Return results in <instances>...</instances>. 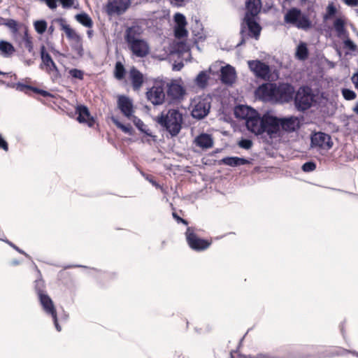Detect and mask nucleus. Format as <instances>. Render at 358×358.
<instances>
[{"mask_svg": "<svg viewBox=\"0 0 358 358\" xmlns=\"http://www.w3.org/2000/svg\"><path fill=\"white\" fill-rule=\"evenodd\" d=\"M262 96L281 103L289 102L293 98L294 89L289 83H265L259 87Z\"/></svg>", "mask_w": 358, "mask_h": 358, "instance_id": "f257e3e1", "label": "nucleus"}, {"mask_svg": "<svg viewBox=\"0 0 358 358\" xmlns=\"http://www.w3.org/2000/svg\"><path fill=\"white\" fill-rule=\"evenodd\" d=\"M155 121L169 132L171 137H175L182 129L183 117L178 109L171 108L168 110L166 113H162L155 118Z\"/></svg>", "mask_w": 358, "mask_h": 358, "instance_id": "f03ea898", "label": "nucleus"}, {"mask_svg": "<svg viewBox=\"0 0 358 358\" xmlns=\"http://www.w3.org/2000/svg\"><path fill=\"white\" fill-rule=\"evenodd\" d=\"M284 22L304 31L310 29L313 26L308 16L296 7L287 10L284 15Z\"/></svg>", "mask_w": 358, "mask_h": 358, "instance_id": "7ed1b4c3", "label": "nucleus"}, {"mask_svg": "<svg viewBox=\"0 0 358 358\" xmlns=\"http://www.w3.org/2000/svg\"><path fill=\"white\" fill-rule=\"evenodd\" d=\"M294 106L297 110L304 112L315 101V96L308 86L300 87L294 96Z\"/></svg>", "mask_w": 358, "mask_h": 358, "instance_id": "20e7f679", "label": "nucleus"}, {"mask_svg": "<svg viewBox=\"0 0 358 358\" xmlns=\"http://www.w3.org/2000/svg\"><path fill=\"white\" fill-rule=\"evenodd\" d=\"M185 238L189 248L194 251H203L211 245L210 241L199 238L196 234L195 228L192 227L187 228Z\"/></svg>", "mask_w": 358, "mask_h": 358, "instance_id": "39448f33", "label": "nucleus"}, {"mask_svg": "<svg viewBox=\"0 0 358 358\" xmlns=\"http://www.w3.org/2000/svg\"><path fill=\"white\" fill-rule=\"evenodd\" d=\"M279 120V117L271 115L269 112L265 113L262 119V134L266 133L270 138L275 137L280 130Z\"/></svg>", "mask_w": 358, "mask_h": 358, "instance_id": "423d86ee", "label": "nucleus"}, {"mask_svg": "<svg viewBox=\"0 0 358 358\" xmlns=\"http://www.w3.org/2000/svg\"><path fill=\"white\" fill-rule=\"evenodd\" d=\"M52 23H56L59 25L60 29L65 32L69 39L73 40L78 43L76 45V50L79 55H82L83 49L81 44V37L66 23V20L62 17L56 18L52 20Z\"/></svg>", "mask_w": 358, "mask_h": 358, "instance_id": "0eeeda50", "label": "nucleus"}, {"mask_svg": "<svg viewBox=\"0 0 358 358\" xmlns=\"http://www.w3.org/2000/svg\"><path fill=\"white\" fill-rule=\"evenodd\" d=\"M345 22L342 18H336L334 22V28L336 35L340 38H343L344 46L352 51L357 49L356 44L349 38V34L345 27Z\"/></svg>", "mask_w": 358, "mask_h": 358, "instance_id": "6e6552de", "label": "nucleus"}, {"mask_svg": "<svg viewBox=\"0 0 358 358\" xmlns=\"http://www.w3.org/2000/svg\"><path fill=\"white\" fill-rule=\"evenodd\" d=\"M6 27L9 29L13 40L21 45L22 38L28 33V27L24 23L11 18H8Z\"/></svg>", "mask_w": 358, "mask_h": 358, "instance_id": "1a4fd4ad", "label": "nucleus"}, {"mask_svg": "<svg viewBox=\"0 0 358 358\" xmlns=\"http://www.w3.org/2000/svg\"><path fill=\"white\" fill-rule=\"evenodd\" d=\"M38 297L40 303L43 308V310L45 311L46 314L51 315V317H52L54 324L57 331H61L62 328L58 323L57 311L51 298L48 295L47 293L40 294V296H38Z\"/></svg>", "mask_w": 358, "mask_h": 358, "instance_id": "9d476101", "label": "nucleus"}, {"mask_svg": "<svg viewBox=\"0 0 358 358\" xmlns=\"http://www.w3.org/2000/svg\"><path fill=\"white\" fill-rule=\"evenodd\" d=\"M250 70L254 75L262 80H268L271 75L270 66L260 60H250L248 62Z\"/></svg>", "mask_w": 358, "mask_h": 358, "instance_id": "9b49d317", "label": "nucleus"}, {"mask_svg": "<svg viewBox=\"0 0 358 358\" xmlns=\"http://www.w3.org/2000/svg\"><path fill=\"white\" fill-rule=\"evenodd\" d=\"M146 97L155 106L162 104L165 99L164 85L157 83L153 85L146 92Z\"/></svg>", "mask_w": 358, "mask_h": 358, "instance_id": "f8f14e48", "label": "nucleus"}, {"mask_svg": "<svg viewBox=\"0 0 358 358\" xmlns=\"http://www.w3.org/2000/svg\"><path fill=\"white\" fill-rule=\"evenodd\" d=\"M130 4L131 0H109L106 5V11L108 15H122Z\"/></svg>", "mask_w": 358, "mask_h": 358, "instance_id": "ddd939ff", "label": "nucleus"}, {"mask_svg": "<svg viewBox=\"0 0 358 358\" xmlns=\"http://www.w3.org/2000/svg\"><path fill=\"white\" fill-rule=\"evenodd\" d=\"M312 147H318L324 150H329L333 146L331 136L324 132H317L311 136Z\"/></svg>", "mask_w": 358, "mask_h": 358, "instance_id": "4468645a", "label": "nucleus"}, {"mask_svg": "<svg viewBox=\"0 0 358 358\" xmlns=\"http://www.w3.org/2000/svg\"><path fill=\"white\" fill-rule=\"evenodd\" d=\"M316 355V350L312 354H304L299 352H288L283 356H278L271 353H258L256 355L245 356V358H313Z\"/></svg>", "mask_w": 358, "mask_h": 358, "instance_id": "2eb2a0df", "label": "nucleus"}, {"mask_svg": "<svg viewBox=\"0 0 358 358\" xmlns=\"http://www.w3.org/2000/svg\"><path fill=\"white\" fill-rule=\"evenodd\" d=\"M132 54L137 57H145L149 54L150 47L148 43L143 38L127 44Z\"/></svg>", "mask_w": 358, "mask_h": 358, "instance_id": "dca6fc26", "label": "nucleus"}, {"mask_svg": "<svg viewBox=\"0 0 358 358\" xmlns=\"http://www.w3.org/2000/svg\"><path fill=\"white\" fill-rule=\"evenodd\" d=\"M279 120L280 128L286 132H294L301 127L300 119L298 117H279Z\"/></svg>", "mask_w": 358, "mask_h": 358, "instance_id": "f3484780", "label": "nucleus"}, {"mask_svg": "<svg viewBox=\"0 0 358 358\" xmlns=\"http://www.w3.org/2000/svg\"><path fill=\"white\" fill-rule=\"evenodd\" d=\"M262 116L256 110L245 120L247 129L256 134H262Z\"/></svg>", "mask_w": 358, "mask_h": 358, "instance_id": "a211bd4d", "label": "nucleus"}, {"mask_svg": "<svg viewBox=\"0 0 358 358\" xmlns=\"http://www.w3.org/2000/svg\"><path fill=\"white\" fill-rule=\"evenodd\" d=\"M117 106L121 113L128 119L131 118L134 113L132 101L124 95H120L117 98Z\"/></svg>", "mask_w": 358, "mask_h": 358, "instance_id": "6ab92c4d", "label": "nucleus"}, {"mask_svg": "<svg viewBox=\"0 0 358 358\" xmlns=\"http://www.w3.org/2000/svg\"><path fill=\"white\" fill-rule=\"evenodd\" d=\"M142 27L138 24H134L128 27L124 31V38L127 44L134 42L135 41L141 39L143 34Z\"/></svg>", "mask_w": 358, "mask_h": 358, "instance_id": "aec40b11", "label": "nucleus"}, {"mask_svg": "<svg viewBox=\"0 0 358 358\" xmlns=\"http://www.w3.org/2000/svg\"><path fill=\"white\" fill-rule=\"evenodd\" d=\"M76 113L78 114L77 120L80 123H87L89 127H92L94 123V119L91 116L88 108L84 105H78L76 107Z\"/></svg>", "mask_w": 358, "mask_h": 358, "instance_id": "412c9836", "label": "nucleus"}, {"mask_svg": "<svg viewBox=\"0 0 358 358\" xmlns=\"http://www.w3.org/2000/svg\"><path fill=\"white\" fill-rule=\"evenodd\" d=\"M210 108V104L206 101H199L196 103L192 112L193 117L201 120L208 115Z\"/></svg>", "mask_w": 358, "mask_h": 358, "instance_id": "4be33fe9", "label": "nucleus"}, {"mask_svg": "<svg viewBox=\"0 0 358 358\" xmlns=\"http://www.w3.org/2000/svg\"><path fill=\"white\" fill-rule=\"evenodd\" d=\"M167 96L172 100H179L182 99L185 93L184 87L176 83L172 82L167 85Z\"/></svg>", "mask_w": 358, "mask_h": 358, "instance_id": "5701e85b", "label": "nucleus"}, {"mask_svg": "<svg viewBox=\"0 0 358 358\" xmlns=\"http://www.w3.org/2000/svg\"><path fill=\"white\" fill-rule=\"evenodd\" d=\"M255 17H244V22L248 27L251 37L257 39L260 35L262 27L255 20Z\"/></svg>", "mask_w": 358, "mask_h": 358, "instance_id": "b1692460", "label": "nucleus"}, {"mask_svg": "<svg viewBox=\"0 0 358 358\" xmlns=\"http://www.w3.org/2000/svg\"><path fill=\"white\" fill-rule=\"evenodd\" d=\"M16 90L19 92H24L25 94L30 95L29 92H33L34 93L41 94L43 97H52V94H50L49 92L38 89L35 87H32L31 85L22 83L20 82L16 83Z\"/></svg>", "mask_w": 358, "mask_h": 358, "instance_id": "393cba45", "label": "nucleus"}, {"mask_svg": "<svg viewBox=\"0 0 358 358\" xmlns=\"http://www.w3.org/2000/svg\"><path fill=\"white\" fill-rule=\"evenodd\" d=\"M195 145L203 150L211 148L213 146L214 141L211 135L206 133H201L197 136L194 141Z\"/></svg>", "mask_w": 358, "mask_h": 358, "instance_id": "a878e982", "label": "nucleus"}, {"mask_svg": "<svg viewBox=\"0 0 358 358\" xmlns=\"http://www.w3.org/2000/svg\"><path fill=\"white\" fill-rule=\"evenodd\" d=\"M246 12L245 16L255 17L261 10V0H246L245 1Z\"/></svg>", "mask_w": 358, "mask_h": 358, "instance_id": "bb28decb", "label": "nucleus"}, {"mask_svg": "<svg viewBox=\"0 0 358 358\" xmlns=\"http://www.w3.org/2000/svg\"><path fill=\"white\" fill-rule=\"evenodd\" d=\"M221 81L224 84H232L236 78V72L234 67L227 65L222 67L220 74Z\"/></svg>", "mask_w": 358, "mask_h": 358, "instance_id": "cd10ccee", "label": "nucleus"}, {"mask_svg": "<svg viewBox=\"0 0 358 358\" xmlns=\"http://www.w3.org/2000/svg\"><path fill=\"white\" fill-rule=\"evenodd\" d=\"M256 110L251 107L244 105H238L234 108V115L236 117L246 120Z\"/></svg>", "mask_w": 358, "mask_h": 358, "instance_id": "c85d7f7f", "label": "nucleus"}, {"mask_svg": "<svg viewBox=\"0 0 358 358\" xmlns=\"http://www.w3.org/2000/svg\"><path fill=\"white\" fill-rule=\"evenodd\" d=\"M129 76L134 89L138 90L143 83V74L137 69L132 67L129 71Z\"/></svg>", "mask_w": 358, "mask_h": 358, "instance_id": "c756f323", "label": "nucleus"}, {"mask_svg": "<svg viewBox=\"0 0 358 358\" xmlns=\"http://www.w3.org/2000/svg\"><path fill=\"white\" fill-rule=\"evenodd\" d=\"M221 162L222 164L231 167H236L241 165L250 164V161L248 159L238 157H226L222 159Z\"/></svg>", "mask_w": 358, "mask_h": 358, "instance_id": "7c9ffc66", "label": "nucleus"}, {"mask_svg": "<svg viewBox=\"0 0 358 358\" xmlns=\"http://www.w3.org/2000/svg\"><path fill=\"white\" fill-rule=\"evenodd\" d=\"M210 69H209L208 71H201L196 76V77L194 79V83L198 87H199L200 89H205L207 87L208 80L210 79Z\"/></svg>", "mask_w": 358, "mask_h": 358, "instance_id": "2f4dec72", "label": "nucleus"}, {"mask_svg": "<svg viewBox=\"0 0 358 358\" xmlns=\"http://www.w3.org/2000/svg\"><path fill=\"white\" fill-rule=\"evenodd\" d=\"M0 52L5 57L11 56L15 52L14 46L8 41L1 40L0 41Z\"/></svg>", "mask_w": 358, "mask_h": 358, "instance_id": "473e14b6", "label": "nucleus"}, {"mask_svg": "<svg viewBox=\"0 0 358 358\" xmlns=\"http://www.w3.org/2000/svg\"><path fill=\"white\" fill-rule=\"evenodd\" d=\"M35 267L38 273V278L34 281V289H35V291L38 296H40V294H43L46 293V292L45 290V282L41 278V271L38 270L37 266H35Z\"/></svg>", "mask_w": 358, "mask_h": 358, "instance_id": "72a5a7b5", "label": "nucleus"}, {"mask_svg": "<svg viewBox=\"0 0 358 358\" xmlns=\"http://www.w3.org/2000/svg\"><path fill=\"white\" fill-rule=\"evenodd\" d=\"M76 20L85 27L91 28L93 25L92 18L85 13H81L76 15Z\"/></svg>", "mask_w": 358, "mask_h": 358, "instance_id": "f704fd0d", "label": "nucleus"}, {"mask_svg": "<svg viewBox=\"0 0 358 358\" xmlns=\"http://www.w3.org/2000/svg\"><path fill=\"white\" fill-rule=\"evenodd\" d=\"M125 74L126 69L123 64L121 62L117 61L115 65L114 77L118 80H122L124 78Z\"/></svg>", "mask_w": 358, "mask_h": 358, "instance_id": "c9c22d12", "label": "nucleus"}, {"mask_svg": "<svg viewBox=\"0 0 358 358\" xmlns=\"http://www.w3.org/2000/svg\"><path fill=\"white\" fill-rule=\"evenodd\" d=\"M111 120L113 121V122L115 124V125L120 129L124 133L127 134H129L130 136L133 135L134 134V130H133V128L132 127L128 124L127 125L121 123L116 117H111Z\"/></svg>", "mask_w": 358, "mask_h": 358, "instance_id": "e433bc0d", "label": "nucleus"}, {"mask_svg": "<svg viewBox=\"0 0 358 358\" xmlns=\"http://www.w3.org/2000/svg\"><path fill=\"white\" fill-rule=\"evenodd\" d=\"M296 56L300 60H305L308 56V50L303 43H300L296 51Z\"/></svg>", "mask_w": 358, "mask_h": 358, "instance_id": "4c0bfd02", "label": "nucleus"}, {"mask_svg": "<svg viewBox=\"0 0 358 358\" xmlns=\"http://www.w3.org/2000/svg\"><path fill=\"white\" fill-rule=\"evenodd\" d=\"M41 57L43 62V64L47 66H50L51 63H52L53 60L50 56V55L46 51L45 47L42 45L41 48Z\"/></svg>", "mask_w": 358, "mask_h": 358, "instance_id": "58836bf2", "label": "nucleus"}, {"mask_svg": "<svg viewBox=\"0 0 358 358\" xmlns=\"http://www.w3.org/2000/svg\"><path fill=\"white\" fill-rule=\"evenodd\" d=\"M36 31L39 34H43L47 29V22L44 20H36L34 23Z\"/></svg>", "mask_w": 358, "mask_h": 358, "instance_id": "ea45409f", "label": "nucleus"}, {"mask_svg": "<svg viewBox=\"0 0 358 358\" xmlns=\"http://www.w3.org/2000/svg\"><path fill=\"white\" fill-rule=\"evenodd\" d=\"M174 36L177 38H182L187 36V31L185 26H175Z\"/></svg>", "mask_w": 358, "mask_h": 358, "instance_id": "a19ab883", "label": "nucleus"}, {"mask_svg": "<svg viewBox=\"0 0 358 358\" xmlns=\"http://www.w3.org/2000/svg\"><path fill=\"white\" fill-rule=\"evenodd\" d=\"M22 43H24L25 48L27 49L29 52L33 51L31 38L29 36L28 33L22 38Z\"/></svg>", "mask_w": 358, "mask_h": 358, "instance_id": "79ce46f5", "label": "nucleus"}, {"mask_svg": "<svg viewBox=\"0 0 358 358\" xmlns=\"http://www.w3.org/2000/svg\"><path fill=\"white\" fill-rule=\"evenodd\" d=\"M336 12H337V10H336V8L335 7V6L332 3H329L328 5V6L327 7V13L324 16V19L328 20V19L332 17L333 16H334L336 15Z\"/></svg>", "mask_w": 358, "mask_h": 358, "instance_id": "37998d69", "label": "nucleus"}, {"mask_svg": "<svg viewBox=\"0 0 358 358\" xmlns=\"http://www.w3.org/2000/svg\"><path fill=\"white\" fill-rule=\"evenodd\" d=\"M315 169L316 164L313 161L306 162L301 166L302 171L306 173L313 171Z\"/></svg>", "mask_w": 358, "mask_h": 358, "instance_id": "c03bdc74", "label": "nucleus"}, {"mask_svg": "<svg viewBox=\"0 0 358 358\" xmlns=\"http://www.w3.org/2000/svg\"><path fill=\"white\" fill-rule=\"evenodd\" d=\"M174 20L176 23V26H186L187 21L185 15L182 13H176Z\"/></svg>", "mask_w": 358, "mask_h": 358, "instance_id": "a18cd8bd", "label": "nucleus"}, {"mask_svg": "<svg viewBox=\"0 0 358 358\" xmlns=\"http://www.w3.org/2000/svg\"><path fill=\"white\" fill-rule=\"evenodd\" d=\"M342 94L346 100L350 101V100H353L356 98V93L350 89H347V88L343 89Z\"/></svg>", "mask_w": 358, "mask_h": 358, "instance_id": "49530a36", "label": "nucleus"}, {"mask_svg": "<svg viewBox=\"0 0 358 358\" xmlns=\"http://www.w3.org/2000/svg\"><path fill=\"white\" fill-rule=\"evenodd\" d=\"M129 119L133 122L134 125L137 127V129L139 131H143V129L146 127V126L145 125L141 119H139L138 117H136L134 115L131 116V118H129Z\"/></svg>", "mask_w": 358, "mask_h": 358, "instance_id": "de8ad7c7", "label": "nucleus"}, {"mask_svg": "<svg viewBox=\"0 0 358 358\" xmlns=\"http://www.w3.org/2000/svg\"><path fill=\"white\" fill-rule=\"evenodd\" d=\"M238 145L241 148L249 150L252 146V141L248 138H242L238 141Z\"/></svg>", "mask_w": 358, "mask_h": 358, "instance_id": "09e8293b", "label": "nucleus"}, {"mask_svg": "<svg viewBox=\"0 0 358 358\" xmlns=\"http://www.w3.org/2000/svg\"><path fill=\"white\" fill-rule=\"evenodd\" d=\"M69 74L74 78H78L79 80L83 79V71L77 69H72L69 71Z\"/></svg>", "mask_w": 358, "mask_h": 358, "instance_id": "8fccbe9b", "label": "nucleus"}, {"mask_svg": "<svg viewBox=\"0 0 358 358\" xmlns=\"http://www.w3.org/2000/svg\"><path fill=\"white\" fill-rule=\"evenodd\" d=\"M7 244H8L10 247H12L13 249H15L16 251H17L20 254L24 255L27 257L30 258L29 255H27L25 252H24L22 250L19 248L17 246H16L15 244H13L12 242H10L8 240L4 241Z\"/></svg>", "mask_w": 358, "mask_h": 358, "instance_id": "3c124183", "label": "nucleus"}, {"mask_svg": "<svg viewBox=\"0 0 358 358\" xmlns=\"http://www.w3.org/2000/svg\"><path fill=\"white\" fill-rule=\"evenodd\" d=\"M59 1L65 8H71L74 3V0H59Z\"/></svg>", "mask_w": 358, "mask_h": 358, "instance_id": "603ef678", "label": "nucleus"}, {"mask_svg": "<svg viewBox=\"0 0 358 358\" xmlns=\"http://www.w3.org/2000/svg\"><path fill=\"white\" fill-rule=\"evenodd\" d=\"M0 148L3 150L4 151L8 150V145L6 141L2 137L0 134Z\"/></svg>", "mask_w": 358, "mask_h": 358, "instance_id": "864d4df0", "label": "nucleus"}, {"mask_svg": "<svg viewBox=\"0 0 358 358\" xmlns=\"http://www.w3.org/2000/svg\"><path fill=\"white\" fill-rule=\"evenodd\" d=\"M173 217L178 223H182L185 225L188 224V222L186 220L180 217L176 213H173Z\"/></svg>", "mask_w": 358, "mask_h": 358, "instance_id": "5fc2aeb1", "label": "nucleus"}, {"mask_svg": "<svg viewBox=\"0 0 358 358\" xmlns=\"http://www.w3.org/2000/svg\"><path fill=\"white\" fill-rule=\"evenodd\" d=\"M48 73L50 75L51 78L54 82L60 78V74L58 69L56 71H50Z\"/></svg>", "mask_w": 358, "mask_h": 358, "instance_id": "6e6d98bb", "label": "nucleus"}, {"mask_svg": "<svg viewBox=\"0 0 358 358\" xmlns=\"http://www.w3.org/2000/svg\"><path fill=\"white\" fill-rule=\"evenodd\" d=\"M46 69H47L48 73H49L50 71H56L58 69H57L55 62L53 61L52 63H51L50 66H46Z\"/></svg>", "mask_w": 358, "mask_h": 358, "instance_id": "4d7b16f0", "label": "nucleus"}, {"mask_svg": "<svg viewBox=\"0 0 358 358\" xmlns=\"http://www.w3.org/2000/svg\"><path fill=\"white\" fill-rule=\"evenodd\" d=\"M344 3L350 6H358V0H343Z\"/></svg>", "mask_w": 358, "mask_h": 358, "instance_id": "13d9d810", "label": "nucleus"}, {"mask_svg": "<svg viewBox=\"0 0 358 358\" xmlns=\"http://www.w3.org/2000/svg\"><path fill=\"white\" fill-rule=\"evenodd\" d=\"M185 0H170L171 3L175 6H181L184 4Z\"/></svg>", "mask_w": 358, "mask_h": 358, "instance_id": "bf43d9fd", "label": "nucleus"}, {"mask_svg": "<svg viewBox=\"0 0 358 358\" xmlns=\"http://www.w3.org/2000/svg\"><path fill=\"white\" fill-rule=\"evenodd\" d=\"M352 81L355 88L358 90V72L355 73L352 77Z\"/></svg>", "mask_w": 358, "mask_h": 358, "instance_id": "052dcab7", "label": "nucleus"}, {"mask_svg": "<svg viewBox=\"0 0 358 358\" xmlns=\"http://www.w3.org/2000/svg\"><path fill=\"white\" fill-rule=\"evenodd\" d=\"M142 133L145 134V135L150 136L152 138L154 141H156L157 136L155 135H152L151 132L149 131L148 129H146L145 127L143 129V131H141Z\"/></svg>", "mask_w": 358, "mask_h": 358, "instance_id": "680f3d73", "label": "nucleus"}, {"mask_svg": "<svg viewBox=\"0 0 358 358\" xmlns=\"http://www.w3.org/2000/svg\"><path fill=\"white\" fill-rule=\"evenodd\" d=\"M183 67L182 63H178V64H175L173 67V70L180 71Z\"/></svg>", "mask_w": 358, "mask_h": 358, "instance_id": "e2e57ef3", "label": "nucleus"}, {"mask_svg": "<svg viewBox=\"0 0 358 358\" xmlns=\"http://www.w3.org/2000/svg\"><path fill=\"white\" fill-rule=\"evenodd\" d=\"M8 18L0 17V25H5L6 27L7 21Z\"/></svg>", "mask_w": 358, "mask_h": 358, "instance_id": "0e129e2a", "label": "nucleus"}, {"mask_svg": "<svg viewBox=\"0 0 358 358\" xmlns=\"http://www.w3.org/2000/svg\"><path fill=\"white\" fill-rule=\"evenodd\" d=\"M147 180H149L150 182H151L152 184V185L155 186V187H159V185L157 183V182L155 180H154L152 179V178H149V177H147Z\"/></svg>", "mask_w": 358, "mask_h": 358, "instance_id": "69168bd1", "label": "nucleus"}, {"mask_svg": "<svg viewBox=\"0 0 358 358\" xmlns=\"http://www.w3.org/2000/svg\"><path fill=\"white\" fill-rule=\"evenodd\" d=\"M54 24H57L56 23H52V24L48 28V32L51 34L53 33V31H55V27H54Z\"/></svg>", "mask_w": 358, "mask_h": 358, "instance_id": "338daca9", "label": "nucleus"}, {"mask_svg": "<svg viewBox=\"0 0 358 358\" xmlns=\"http://www.w3.org/2000/svg\"><path fill=\"white\" fill-rule=\"evenodd\" d=\"M20 264V262L17 259H13L10 262V265L12 266H17Z\"/></svg>", "mask_w": 358, "mask_h": 358, "instance_id": "774afa93", "label": "nucleus"}]
</instances>
